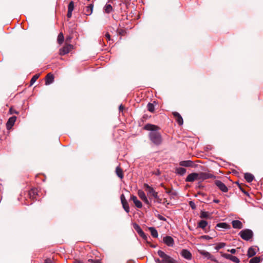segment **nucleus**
<instances>
[{
    "label": "nucleus",
    "instance_id": "f257e3e1",
    "mask_svg": "<svg viewBox=\"0 0 263 263\" xmlns=\"http://www.w3.org/2000/svg\"><path fill=\"white\" fill-rule=\"evenodd\" d=\"M145 130H149L148 136L151 142L155 145H159L162 142L161 134L158 131L159 128L155 125L147 124L144 127Z\"/></svg>",
    "mask_w": 263,
    "mask_h": 263
},
{
    "label": "nucleus",
    "instance_id": "f03ea898",
    "mask_svg": "<svg viewBox=\"0 0 263 263\" xmlns=\"http://www.w3.org/2000/svg\"><path fill=\"white\" fill-rule=\"evenodd\" d=\"M158 255L161 259L155 258V260L157 263H174V260L171 256L165 254L161 250L158 251Z\"/></svg>",
    "mask_w": 263,
    "mask_h": 263
},
{
    "label": "nucleus",
    "instance_id": "7ed1b4c3",
    "mask_svg": "<svg viewBox=\"0 0 263 263\" xmlns=\"http://www.w3.org/2000/svg\"><path fill=\"white\" fill-rule=\"evenodd\" d=\"M239 235L243 239L249 240L253 236V232L249 229L242 230L239 232Z\"/></svg>",
    "mask_w": 263,
    "mask_h": 263
},
{
    "label": "nucleus",
    "instance_id": "20e7f679",
    "mask_svg": "<svg viewBox=\"0 0 263 263\" xmlns=\"http://www.w3.org/2000/svg\"><path fill=\"white\" fill-rule=\"evenodd\" d=\"M144 187L145 190V191L147 192V193L148 196L153 197L155 199H157L158 196V193L157 192H155L153 187L150 186L147 184L145 183L144 184Z\"/></svg>",
    "mask_w": 263,
    "mask_h": 263
},
{
    "label": "nucleus",
    "instance_id": "39448f33",
    "mask_svg": "<svg viewBox=\"0 0 263 263\" xmlns=\"http://www.w3.org/2000/svg\"><path fill=\"white\" fill-rule=\"evenodd\" d=\"M73 48V46L71 44H66V45L59 50V54L61 55H64L68 53Z\"/></svg>",
    "mask_w": 263,
    "mask_h": 263
},
{
    "label": "nucleus",
    "instance_id": "423d86ee",
    "mask_svg": "<svg viewBox=\"0 0 263 263\" xmlns=\"http://www.w3.org/2000/svg\"><path fill=\"white\" fill-rule=\"evenodd\" d=\"M198 180H204L209 178H215V177L213 174L206 173V172H201L198 173Z\"/></svg>",
    "mask_w": 263,
    "mask_h": 263
},
{
    "label": "nucleus",
    "instance_id": "0eeeda50",
    "mask_svg": "<svg viewBox=\"0 0 263 263\" xmlns=\"http://www.w3.org/2000/svg\"><path fill=\"white\" fill-rule=\"evenodd\" d=\"M220 253L221 256L226 259H229L235 263H239L240 262L239 259L235 256L229 254L223 253L221 252Z\"/></svg>",
    "mask_w": 263,
    "mask_h": 263
},
{
    "label": "nucleus",
    "instance_id": "6e6552de",
    "mask_svg": "<svg viewBox=\"0 0 263 263\" xmlns=\"http://www.w3.org/2000/svg\"><path fill=\"white\" fill-rule=\"evenodd\" d=\"M215 184L222 192L226 193L228 191V189L227 186L221 181L216 180L215 181Z\"/></svg>",
    "mask_w": 263,
    "mask_h": 263
},
{
    "label": "nucleus",
    "instance_id": "1a4fd4ad",
    "mask_svg": "<svg viewBox=\"0 0 263 263\" xmlns=\"http://www.w3.org/2000/svg\"><path fill=\"white\" fill-rule=\"evenodd\" d=\"M134 228L135 230L137 231V232L138 233V234L144 239L146 240L147 239V236L145 235V234L144 233V232L142 231V230L141 229V228L139 227V226L136 223H135L134 224Z\"/></svg>",
    "mask_w": 263,
    "mask_h": 263
},
{
    "label": "nucleus",
    "instance_id": "9d476101",
    "mask_svg": "<svg viewBox=\"0 0 263 263\" xmlns=\"http://www.w3.org/2000/svg\"><path fill=\"white\" fill-rule=\"evenodd\" d=\"M138 195L139 196V198L144 201L145 203L148 205H150V202L147 199V198L146 197L145 194L142 190H138Z\"/></svg>",
    "mask_w": 263,
    "mask_h": 263
},
{
    "label": "nucleus",
    "instance_id": "9b49d317",
    "mask_svg": "<svg viewBox=\"0 0 263 263\" xmlns=\"http://www.w3.org/2000/svg\"><path fill=\"white\" fill-rule=\"evenodd\" d=\"M163 242L169 247L173 246L174 244V241L173 238L169 236H166L163 238Z\"/></svg>",
    "mask_w": 263,
    "mask_h": 263
},
{
    "label": "nucleus",
    "instance_id": "f8f14e48",
    "mask_svg": "<svg viewBox=\"0 0 263 263\" xmlns=\"http://www.w3.org/2000/svg\"><path fill=\"white\" fill-rule=\"evenodd\" d=\"M198 180V173H193L189 174L185 179L186 182H193L195 180Z\"/></svg>",
    "mask_w": 263,
    "mask_h": 263
},
{
    "label": "nucleus",
    "instance_id": "ddd939ff",
    "mask_svg": "<svg viewBox=\"0 0 263 263\" xmlns=\"http://www.w3.org/2000/svg\"><path fill=\"white\" fill-rule=\"evenodd\" d=\"M93 5L90 4L89 5L86 6L83 10L84 13L86 15H90L92 14L93 11Z\"/></svg>",
    "mask_w": 263,
    "mask_h": 263
},
{
    "label": "nucleus",
    "instance_id": "4468645a",
    "mask_svg": "<svg viewBox=\"0 0 263 263\" xmlns=\"http://www.w3.org/2000/svg\"><path fill=\"white\" fill-rule=\"evenodd\" d=\"M130 200H132L133 201L135 206L137 208H141L142 207V202L137 199V198L136 196L133 195H131L130 196Z\"/></svg>",
    "mask_w": 263,
    "mask_h": 263
},
{
    "label": "nucleus",
    "instance_id": "2eb2a0df",
    "mask_svg": "<svg viewBox=\"0 0 263 263\" xmlns=\"http://www.w3.org/2000/svg\"><path fill=\"white\" fill-rule=\"evenodd\" d=\"M16 120V117L13 116L10 117L6 123L7 128L8 129H10L13 126Z\"/></svg>",
    "mask_w": 263,
    "mask_h": 263
},
{
    "label": "nucleus",
    "instance_id": "dca6fc26",
    "mask_svg": "<svg viewBox=\"0 0 263 263\" xmlns=\"http://www.w3.org/2000/svg\"><path fill=\"white\" fill-rule=\"evenodd\" d=\"M173 115L175 118L176 122L179 125H181L183 123V120L180 115L177 112H173Z\"/></svg>",
    "mask_w": 263,
    "mask_h": 263
},
{
    "label": "nucleus",
    "instance_id": "f3484780",
    "mask_svg": "<svg viewBox=\"0 0 263 263\" xmlns=\"http://www.w3.org/2000/svg\"><path fill=\"white\" fill-rule=\"evenodd\" d=\"M181 255L185 259L191 260L192 259V254L191 252L185 249H183L181 252Z\"/></svg>",
    "mask_w": 263,
    "mask_h": 263
},
{
    "label": "nucleus",
    "instance_id": "a211bd4d",
    "mask_svg": "<svg viewBox=\"0 0 263 263\" xmlns=\"http://www.w3.org/2000/svg\"><path fill=\"white\" fill-rule=\"evenodd\" d=\"M232 224L233 228L234 229H240L242 228V227H243L242 222L241 221H240L239 220H237L232 221Z\"/></svg>",
    "mask_w": 263,
    "mask_h": 263
},
{
    "label": "nucleus",
    "instance_id": "6ab92c4d",
    "mask_svg": "<svg viewBox=\"0 0 263 263\" xmlns=\"http://www.w3.org/2000/svg\"><path fill=\"white\" fill-rule=\"evenodd\" d=\"M54 77L52 74L49 73L46 77V85H49L53 82Z\"/></svg>",
    "mask_w": 263,
    "mask_h": 263
},
{
    "label": "nucleus",
    "instance_id": "aec40b11",
    "mask_svg": "<svg viewBox=\"0 0 263 263\" xmlns=\"http://www.w3.org/2000/svg\"><path fill=\"white\" fill-rule=\"evenodd\" d=\"M200 254L201 255L204 256V257H205L208 259H211V260H214L213 256L209 252H207L206 251H204V250L200 251Z\"/></svg>",
    "mask_w": 263,
    "mask_h": 263
},
{
    "label": "nucleus",
    "instance_id": "412c9836",
    "mask_svg": "<svg viewBox=\"0 0 263 263\" xmlns=\"http://www.w3.org/2000/svg\"><path fill=\"white\" fill-rule=\"evenodd\" d=\"M254 176L249 173L245 174V178L248 182H251L254 179Z\"/></svg>",
    "mask_w": 263,
    "mask_h": 263
},
{
    "label": "nucleus",
    "instance_id": "4be33fe9",
    "mask_svg": "<svg viewBox=\"0 0 263 263\" xmlns=\"http://www.w3.org/2000/svg\"><path fill=\"white\" fill-rule=\"evenodd\" d=\"M208 223L207 221H206L205 220H202L198 223V227L201 228L203 230H204L205 228L208 226Z\"/></svg>",
    "mask_w": 263,
    "mask_h": 263
},
{
    "label": "nucleus",
    "instance_id": "5701e85b",
    "mask_svg": "<svg viewBox=\"0 0 263 263\" xmlns=\"http://www.w3.org/2000/svg\"><path fill=\"white\" fill-rule=\"evenodd\" d=\"M256 254V251L253 247H250L248 250L247 255L249 257H251Z\"/></svg>",
    "mask_w": 263,
    "mask_h": 263
},
{
    "label": "nucleus",
    "instance_id": "b1692460",
    "mask_svg": "<svg viewBox=\"0 0 263 263\" xmlns=\"http://www.w3.org/2000/svg\"><path fill=\"white\" fill-rule=\"evenodd\" d=\"M175 172L180 175H183L186 173V169L183 167H177L176 168Z\"/></svg>",
    "mask_w": 263,
    "mask_h": 263
},
{
    "label": "nucleus",
    "instance_id": "393cba45",
    "mask_svg": "<svg viewBox=\"0 0 263 263\" xmlns=\"http://www.w3.org/2000/svg\"><path fill=\"white\" fill-rule=\"evenodd\" d=\"M179 164L182 166L189 167L192 166V162L190 160L182 161L180 162Z\"/></svg>",
    "mask_w": 263,
    "mask_h": 263
},
{
    "label": "nucleus",
    "instance_id": "a878e982",
    "mask_svg": "<svg viewBox=\"0 0 263 263\" xmlns=\"http://www.w3.org/2000/svg\"><path fill=\"white\" fill-rule=\"evenodd\" d=\"M148 229L150 231L151 234L153 237L157 238L158 237V232L155 228L153 227H149Z\"/></svg>",
    "mask_w": 263,
    "mask_h": 263
},
{
    "label": "nucleus",
    "instance_id": "bb28decb",
    "mask_svg": "<svg viewBox=\"0 0 263 263\" xmlns=\"http://www.w3.org/2000/svg\"><path fill=\"white\" fill-rule=\"evenodd\" d=\"M112 10V7L110 4H106L104 7V11L106 13H109Z\"/></svg>",
    "mask_w": 263,
    "mask_h": 263
},
{
    "label": "nucleus",
    "instance_id": "cd10ccee",
    "mask_svg": "<svg viewBox=\"0 0 263 263\" xmlns=\"http://www.w3.org/2000/svg\"><path fill=\"white\" fill-rule=\"evenodd\" d=\"M123 208L127 213L129 212V207L127 201L122 202Z\"/></svg>",
    "mask_w": 263,
    "mask_h": 263
},
{
    "label": "nucleus",
    "instance_id": "c85d7f7f",
    "mask_svg": "<svg viewBox=\"0 0 263 263\" xmlns=\"http://www.w3.org/2000/svg\"><path fill=\"white\" fill-rule=\"evenodd\" d=\"M116 174H117V175L121 179H122L123 177V172H122V170L119 167H117L116 169Z\"/></svg>",
    "mask_w": 263,
    "mask_h": 263
},
{
    "label": "nucleus",
    "instance_id": "c756f323",
    "mask_svg": "<svg viewBox=\"0 0 263 263\" xmlns=\"http://www.w3.org/2000/svg\"><path fill=\"white\" fill-rule=\"evenodd\" d=\"M200 217L201 218H209L210 217V214L208 212L201 211Z\"/></svg>",
    "mask_w": 263,
    "mask_h": 263
},
{
    "label": "nucleus",
    "instance_id": "7c9ffc66",
    "mask_svg": "<svg viewBox=\"0 0 263 263\" xmlns=\"http://www.w3.org/2000/svg\"><path fill=\"white\" fill-rule=\"evenodd\" d=\"M64 37L63 34L62 32L60 33L58 36V39H57L58 43L59 44H62L64 41Z\"/></svg>",
    "mask_w": 263,
    "mask_h": 263
},
{
    "label": "nucleus",
    "instance_id": "2f4dec72",
    "mask_svg": "<svg viewBox=\"0 0 263 263\" xmlns=\"http://www.w3.org/2000/svg\"><path fill=\"white\" fill-rule=\"evenodd\" d=\"M216 228H222V229H228V225L225 222H220L216 224Z\"/></svg>",
    "mask_w": 263,
    "mask_h": 263
},
{
    "label": "nucleus",
    "instance_id": "473e14b6",
    "mask_svg": "<svg viewBox=\"0 0 263 263\" xmlns=\"http://www.w3.org/2000/svg\"><path fill=\"white\" fill-rule=\"evenodd\" d=\"M261 260L260 257H255L250 260V263H259Z\"/></svg>",
    "mask_w": 263,
    "mask_h": 263
},
{
    "label": "nucleus",
    "instance_id": "72a5a7b5",
    "mask_svg": "<svg viewBox=\"0 0 263 263\" xmlns=\"http://www.w3.org/2000/svg\"><path fill=\"white\" fill-rule=\"evenodd\" d=\"M226 246V243L224 242H219L216 245L215 249L216 251H218L220 249L223 248Z\"/></svg>",
    "mask_w": 263,
    "mask_h": 263
},
{
    "label": "nucleus",
    "instance_id": "f704fd0d",
    "mask_svg": "<svg viewBox=\"0 0 263 263\" xmlns=\"http://www.w3.org/2000/svg\"><path fill=\"white\" fill-rule=\"evenodd\" d=\"M74 7V3L73 1H71L68 6V11L72 12Z\"/></svg>",
    "mask_w": 263,
    "mask_h": 263
},
{
    "label": "nucleus",
    "instance_id": "c9c22d12",
    "mask_svg": "<svg viewBox=\"0 0 263 263\" xmlns=\"http://www.w3.org/2000/svg\"><path fill=\"white\" fill-rule=\"evenodd\" d=\"M39 74H35L34 76H33L30 81V85H33L35 83V82L37 80V79L39 78Z\"/></svg>",
    "mask_w": 263,
    "mask_h": 263
},
{
    "label": "nucleus",
    "instance_id": "e433bc0d",
    "mask_svg": "<svg viewBox=\"0 0 263 263\" xmlns=\"http://www.w3.org/2000/svg\"><path fill=\"white\" fill-rule=\"evenodd\" d=\"M147 109L151 112H153L154 111V105L152 103H149L147 104Z\"/></svg>",
    "mask_w": 263,
    "mask_h": 263
},
{
    "label": "nucleus",
    "instance_id": "4c0bfd02",
    "mask_svg": "<svg viewBox=\"0 0 263 263\" xmlns=\"http://www.w3.org/2000/svg\"><path fill=\"white\" fill-rule=\"evenodd\" d=\"M36 195V193L35 190H32L29 192V195L31 197L35 198V195Z\"/></svg>",
    "mask_w": 263,
    "mask_h": 263
},
{
    "label": "nucleus",
    "instance_id": "58836bf2",
    "mask_svg": "<svg viewBox=\"0 0 263 263\" xmlns=\"http://www.w3.org/2000/svg\"><path fill=\"white\" fill-rule=\"evenodd\" d=\"M200 238L201 239H206V240H210V239H212V237H210V236L209 235H203V236H201L200 237Z\"/></svg>",
    "mask_w": 263,
    "mask_h": 263
},
{
    "label": "nucleus",
    "instance_id": "ea45409f",
    "mask_svg": "<svg viewBox=\"0 0 263 263\" xmlns=\"http://www.w3.org/2000/svg\"><path fill=\"white\" fill-rule=\"evenodd\" d=\"M189 205H190L192 209H195L196 208L195 204L193 201H190L189 203Z\"/></svg>",
    "mask_w": 263,
    "mask_h": 263
},
{
    "label": "nucleus",
    "instance_id": "a19ab883",
    "mask_svg": "<svg viewBox=\"0 0 263 263\" xmlns=\"http://www.w3.org/2000/svg\"><path fill=\"white\" fill-rule=\"evenodd\" d=\"M120 199H121V203L122 202H123L124 201H126V199H125V196L124 194H122L120 196Z\"/></svg>",
    "mask_w": 263,
    "mask_h": 263
},
{
    "label": "nucleus",
    "instance_id": "79ce46f5",
    "mask_svg": "<svg viewBox=\"0 0 263 263\" xmlns=\"http://www.w3.org/2000/svg\"><path fill=\"white\" fill-rule=\"evenodd\" d=\"M105 37L106 38L107 42L110 41V36L108 33H106L105 34Z\"/></svg>",
    "mask_w": 263,
    "mask_h": 263
},
{
    "label": "nucleus",
    "instance_id": "37998d69",
    "mask_svg": "<svg viewBox=\"0 0 263 263\" xmlns=\"http://www.w3.org/2000/svg\"><path fill=\"white\" fill-rule=\"evenodd\" d=\"M228 251L230 252L231 254H234L236 253V250L235 249H231L228 250Z\"/></svg>",
    "mask_w": 263,
    "mask_h": 263
},
{
    "label": "nucleus",
    "instance_id": "c03bdc74",
    "mask_svg": "<svg viewBox=\"0 0 263 263\" xmlns=\"http://www.w3.org/2000/svg\"><path fill=\"white\" fill-rule=\"evenodd\" d=\"M89 261H91V262H92L93 263H102L101 260L99 259H96V260L89 259Z\"/></svg>",
    "mask_w": 263,
    "mask_h": 263
},
{
    "label": "nucleus",
    "instance_id": "a18cd8bd",
    "mask_svg": "<svg viewBox=\"0 0 263 263\" xmlns=\"http://www.w3.org/2000/svg\"><path fill=\"white\" fill-rule=\"evenodd\" d=\"M45 263H54L50 258H47L45 260Z\"/></svg>",
    "mask_w": 263,
    "mask_h": 263
},
{
    "label": "nucleus",
    "instance_id": "49530a36",
    "mask_svg": "<svg viewBox=\"0 0 263 263\" xmlns=\"http://www.w3.org/2000/svg\"><path fill=\"white\" fill-rule=\"evenodd\" d=\"M158 217L159 219H160L161 220H163V221L166 220V219L164 217H163L162 216H161L160 215H159Z\"/></svg>",
    "mask_w": 263,
    "mask_h": 263
},
{
    "label": "nucleus",
    "instance_id": "de8ad7c7",
    "mask_svg": "<svg viewBox=\"0 0 263 263\" xmlns=\"http://www.w3.org/2000/svg\"><path fill=\"white\" fill-rule=\"evenodd\" d=\"M9 111H10L11 114H17V112H16V111L14 110L12 108H10Z\"/></svg>",
    "mask_w": 263,
    "mask_h": 263
},
{
    "label": "nucleus",
    "instance_id": "09e8293b",
    "mask_svg": "<svg viewBox=\"0 0 263 263\" xmlns=\"http://www.w3.org/2000/svg\"><path fill=\"white\" fill-rule=\"evenodd\" d=\"M72 12L71 11H68L67 16L68 18H70L72 16Z\"/></svg>",
    "mask_w": 263,
    "mask_h": 263
},
{
    "label": "nucleus",
    "instance_id": "8fccbe9b",
    "mask_svg": "<svg viewBox=\"0 0 263 263\" xmlns=\"http://www.w3.org/2000/svg\"><path fill=\"white\" fill-rule=\"evenodd\" d=\"M213 202L216 203H218L219 202V200L218 199H215L213 200Z\"/></svg>",
    "mask_w": 263,
    "mask_h": 263
},
{
    "label": "nucleus",
    "instance_id": "3c124183",
    "mask_svg": "<svg viewBox=\"0 0 263 263\" xmlns=\"http://www.w3.org/2000/svg\"><path fill=\"white\" fill-rule=\"evenodd\" d=\"M123 106L122 105H120L119 106V110L120 111H122L123 109Z\"/></svg>",
    "mask_w": 263,
    "mask_h": 263
},
{
    "label": "nucleus",
    "instance_id": "603ef678",
    "mask_svg": "<svg viewBox=\"0 0 263 263\" xmlns=\"http://www.w3.org/2000/svg\"><path fill=\"white\" fill-rule=\"evenodd\" d=\"M74 263H82V262L80 260H75Z\"/></svg>",
    "mask_w": 263,
    "mask_h": 263
},
{
    "label": "nucleus",
    "instance_id": "864d4df0",
    "mask_svg": "<svg viewBox=\"0 0 263 263\" xmlns=\"http://www.w3.org/2000/svg\"><path fill=\"white\" fill-rule=\"evenodd\" d=\"M70 40H71V37H68V38H67V39H66V42H68V41H69Z\"/></svg>",
    "mask_w": 263,
    "mask_h": 263
}]
</instances>
